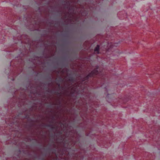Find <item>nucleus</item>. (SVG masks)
<instances>
[{
    "instance_id": "f257e3e1",
    "label": "nucleus",
    "mask_w": 160,
    "mask_h": 160,
    "mask_svg": "<svg viewBox=\"0 0 160 160\" xmlns=\"http://www.w3.org/2000/svg\"><path fill=\"white\" fill-rule=\"evenodd\" d=\"M71 3V1L70 0H66L64 1V3L65 5L67 6H70Z\"/></svg>"
},
{
    "instance_id": "f03ea898",
    "label": "nucleus",
    "mask_w": 160,
    "mask_h": 160,
    "mask_svg": "<svg viewBox=\"0 0 160 160\" xmlns=\"http://www.w3.org/2000/svg\"><path fill=\"white\" fill-rule=\"evenodd\" d=\"M99 46L98 45H97L96 47L94 49V52H95V53H97V54L99 53Z\"/></svg>"
},
{
    "instance_id": "7ed1b4c3",
    "label": "nucleus",
    "mask_w": 160,
    "mask_h": 160,
    "mask_svg": "<svg viewBox=\"0 0 160 160\" xmlns=\"http://www.w3.org/2000/svg\"><path fill=\"white\" fill-rule=\"evenodd\" d=\"M98 71L97 70H94L92 72V74H96L98 73Z\"/></svg>"
},
{
    "instance_id": "20e7f679",
    "label": "nucleus",
    "mask_w": 160,
    "mask_h": 160,
    "mask_svg": "<svg viewBox=\"0 0 160 160\" xmlns=\"http://www.w3.org/2000/svg\"><path fill=\"white\" fill-rule=\"evenodd\" d=\"M98 68V67L96 69H97Z\"/></svg>"
}]
</instances>
